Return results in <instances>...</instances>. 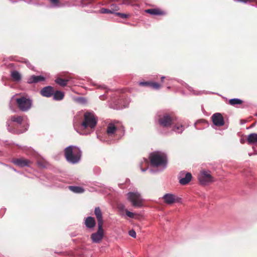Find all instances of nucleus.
Instances as JSON below:
<instances>
[{"instance_id":"f257e3e1","label":"nucleus","mask_w":257,"mask_h":257,"mask_svg":"<svg viewBox=\"0 0 257 257\" xmlns=\"http://www.w3.org/2000/svg\"><path fill=\"white\" fill-rule=\"evenodd\" d=\"M64 155L66 160L69 163H78L81 157V151L76 146H70L64 150Z\"/></svg>"},{"instance_id":"f03ea898","label":"nucleus","mask_w":257,"mask_h":257,"mask_svg":"<svg viewBox=\"0 0 257 257\" xmlns=\"http://www.w3.org/2000/svg\"><path fill=\"white\" fill-rule=\"evenodd\" d=\"M97 120L93 112H85L81 126L83 130H87L89 133L93 131L97 124Z\"/></svg>"},{"instance_id":"7ed1b4c3","label":"nucleus","mask_w":257,"mask_h":257,"mask_svg":"<svg viewBox=\"0 0 257 257\" xmlns=\"http://www.w3.org/2000/svg\"><path fill=\"white\" fill-rule=\"evenodd\" d=\"M149 159L151 165L153 167L162 166L165 167L167 164L166 155L162 152H154L150 154Z\"/></svg>"},{"instance_id":"20e7f679","label":"nucleus","mask_w":257,"mask_h":257,"mask_svg":"<svg viewBox=\"0 0 257 257\" xmlns=\"http://www.w3.org/2000/svg\"><path fill=\"white\" fill-rule=\"evenodd\" d=\"M176 120V117L173 114L164 113L159 116L158 122L160 126L168 127Z\"/></svg>"},{"instance_id":"39448f33","label":"nucleus","mask_w":257,"mask_h":257,"mask_svg":"<svg viewBox=\"0 0 257 257\" xmlns=\"http://www.w3.org/2000/svg\"><path fill=\"white\" fill-rule=\"evenodd\" d=\"M18 108L22 111H27L32 106V100L25 96H20L15 99Z\"/></svg>"},{"instance_id":"423d86ee","label":"nucleus","mask_w":257,"mask_h":257,"mask_svg":"<svg viewBox=\"0 0 257 257\" xmlns=\"http://www.w3.org/2000/svg\"><path fill=\"white\" fill-rule=\"evenodd\" d=\"M198 179L202 185H206L213 182V178L210 174V172L207 170L200 171L198 174Z\"/></svg>"},{"instance_id":"0eeeda50","label":"nucleus","mask_w":257,"mask_h":257,"mask_svg":"<svg viewBox=\"0 0 257 257\" xmlns=\"http://www.w3.org/2000/svg\"><path fill=\"white\" fill-rule=\"evenodd\" d=\"M127 198L133 206L140 207L143 206V200L140 194L138 193L129 192L127 194Z\"/></svg>"},{"instance_id":"6e6552de","label":"nucleus","mask_w":257,"mask_h":257,"mask_svg":"<svg viewBox=\"0 0 257 257\" xmlns=\"http://www.w3.org/2000/svg\"><path fill=\"white\" fill-rule=\"evenodd\" d=\"M104 230L103 225H98V230L97 232L91 234L90 238L94 243H99L102 240L104 237Z\"/></svg>"},{"instance_id":"1a4fd4ad","label":"nucleus","mask_w":257,"mask_h":257,"mask_svg":"<svg viewBox=\"0 0 257 257\" xmlns=\"http://www.w3.org/2000/svg\"><path fill=\"white\" fill-rule=\"evenodd\" d=\"M12 162L16 166L23 168L25 167H30L32 164V162L30 160L21 157L19 158H13Z\"/></svg>"},{"instance_id":"9d476101","label":"nucleus","mask_w":257,"mask_h":257,"mask_svg":"<svg viewBox=\"0 0 257 257\" xmlns=\"http://www.w3.org/2000/svg\"><path fill=\"white\" fill-rule=\"evenodd\" d=\"M213 124L217 126H222L224 124V118L220 113H215L211 116Z\"/></svg>"},{"instance_id":"9b49d317","label":"nucleus","mask_w":257,"mask_h":257,"mask_svg":"<svg viewBox=\"0 0 257 257\" xmlns=\"http://www.w3.org/2000/svg\"><path fill=\"white\" fill-rule=\"evenodd\" d=\"M179 183L183 185L187 184L192 179V175L190 173H185V172H182L179 174Z\"/></svg>"},{"instance_id":"f8f14e48","label":"nucleus","mask_w":257,"mask_h":257,"mask_svg":"<svg viewBox=\"0 0 257 257\" xmlns=\"http://www.w3.org/2000/svg\"><path fill=\"white\" fill-rule=\"evenodd\" d=\"M117 130L118 128L114 123H109L107 126L106 134L109 137H114L116 135Z\"/></svg>"},{"instance_id":"ddd939ff","label":"nucleus","mask_w":257,"mask_h":257,"mask_svg":"<svg viewBox=\"0 0 257 257\" xmlns=\"http://www.w3.org/2000/svg\"><path fill=\"white\" fill-rule=\"evenodd\" d=\"M163 198L164 202L168 204H172L178 201V198L172 194H166Z\"/></svg>"},{"instance_id":"4468645a","label":"nucleus","mask_w":257,"mask_h":257,"mask_svg":"<svg viewBox=\"0 0 257 257\" xmlns=\"http://www.w3.org/2000/svg\"><path fill=\"white\" fill-rule=\"evenodd\" d=\"M54 92V89L53 87L48 86L42 88L40 91L41 94L47 97H51Z\"/></svg>"},{"instance_id":"2eb2a0df","label":"nucleus","mask_w":257,"mask_h":257,"mask_svg":"<svg viewBox=\"0 0 257 257\" xmlns=\"http://www.w3.org/2000/svg\"><path fill=\"white\" fill-rule=\"evenodd\" d=\"M94 214L97 220L98 225H103V220L102 218V212L99 207H97L95 208Z\"/></svg>"},{"instance_id":"dca6fc26","label":"nucleus","mask_w":257,"mask_h":257,"mask_svg":"<svg viewBox=\"0 0 257 257\" xmlns=\"http://www.w3.org/2000/svg\"><path fill=\"white\" fill-rule=\"evenodd\" d=\"M145 12L152 15L164 16L166 14L165 11L159 9H150L145 10Z\"/></svg>"},{"instance_id":"f3484780","label":"nucleus","mask_w":257,"mask_h":257,"mask_svg":"<svg viewBox=\"0 0 257 257\" xmlns=\"http://www.w3.org/2000/svg\"><path fill=\"white\" fill-rule=\"evenodd\" d=\"M85 225L88 228H93L96 225V222L94 217H88L85 219Z\"/></svg>"},{"instance_id":"a211bd4d","label":"nucleus","mask_w":257,"mask_h":257,"mask_svg":"<svg viewBox=\"0 0 257 257\" xmlns=\"http://www.w3.org/2000/svg\"><path fill=\"white\" fill-rule=\"evenodd\" d=\"M45 80V77L42 76L33 75L29 78L28 82L29 83H37L38 82L44 81Z\"/></svg>"},{"instance_id":"6ab92c4d","label":"nucleus","mask_w":257,"mask_h":257,"mask_svg":"<svg viewBox=\"0 0 257 257\" xmlns=\"http://www.w3.org/2000/svg\"><path fill=\"white\" fill-rule=\"evenodd\" d=\"M69 79L68 78L63 79L61 77H58L56 79L55 82L61 86L64 87L67 85Z\"/></svg>"},{"instance_id":"aec40b11","label":"nucleus","mask_w":257,"mask_h":257,"mask_svg":"<svg viewBox=\"0 0 257 257\" xmlns=\"http://www.w3.org/2000/svg\"><path fill=\"white\" fill-rule=\"evenodd\" d=\"M247 141L249 144L257 143V134H249L247 138Z\"/></svg>"},{"instance_id":"412c9836","label":"nucleus","mask_w":257,"mask_h":257,"mask_svg":"<svg viewBox=\"0 0 257 257\" xmlns=\"http://www.w3.org/2000/svg\"><path fill=\"white\" fill-rule=\"evenodd\" d=\"M54 99L56 100H62L64 96V94L63 92L60 91H56L53 93Z\"/></svg>"},{"instance_id":"4be33fe9","label":"nucleus","mask_w":257,"mask_h":257,"mask_svg":"<svg viewBox=\"0 0 257 257\" xmlns=\"http://www.w3.org/2000/svg\"><path fill=\"white\" fill-rule=\"evenodd\" d=\"M69 189L74 193H81L84 191V189L79 186H70Z\"/></svg>"},{"instance_id":"5701e85b","label":"nucleus","mask_w":257,"mask_h":257,"mask_svg":"<svg viewBox=\"0 0 257 257\" xmlns=\"http://www.w3.org/2000/svg\"><path fill=\"white\" fill-rule=\"evenodd\" d=\"M243 103V101L238 98H233L229 100V104L232 106L236 105H240Z\"/></svg>"},{"instance_id":"b1692460","label":"nucleus","mask_w":257,"mask_h":257,"mask_svg":"<svg viewBox=\"0 0 257 257\" xmlns=\"http://www.w3.org/2000/svg\"><path fill=\"white\" fill-rule=\"evenodd\" d=\"M11 77L15 81H19L21 79V75L17 71H13L11 73Z\"/></svg>"},{"instance_id":"393cba45","label":"nucleus","mask_w":257,"mask_h":257,"mask_svg":"<svg viewBox=\"0 0 257 257\" xmlns=\"http://www.w3.org/2000/svg\"><path fill=\"white\" fill-rule=\"evenodd\" d=\"M11 120L12 121L16 122L18 124H21L23 121V117L19 115H13L11 117Z\"/></svg>"},{"instance_id":"a878e982","label":"nucleus","mask_w":257,"mask_h":257,"mask_svg":"<svg viewBox=\"0 0 257 257\" xmlns=\"http://www.w3.org/2000/svg\"><path fill=\"white\" fill-rule=\"evenodd\" d=\"M149 87L154 89H159L161 87V85L157 82L150 81Z\"/></svg>"},{"instance_id":"bb28decb","label":"nucleus","mask_w":257,"mask_h":257,"mask_svg":"<svg viewBox=\"0 0 257 257\" xmlns=\"http://www.w3.org/2000/svg\"><path fill=\"white\" fill-rule=\"evenodd\" d=\"M110 11L112 13V14H114L115 15V13H116V11H118L119 10V7L116 5V4H113L110 5Z\"/></svg>"},{"instance_id":"cd10ccee","label":"nucleus","mask_w":257,"mask_h":257,"mask_svg":"<svg viewBox=\"0 0 257 257\" xmlns=\"http://www.w3.org/2000/svg\"><path fill=\"white\" fill-rule=\"evenodd\" d=\"M183 126L181 124H176L174 125L173 130L176 132H177L178 133H182L183 131Z\"/></svg>"},{"instance_id":"c85d7f7f","label":"nucleus","mask_w":257,"mask_h":257,"mask_svg":"<svg viewBox=\"0 0 257 257\" xmlns=\"http://www.w3.org/2000/svg\"><path fill=\"white\" fill-rule=\"evenodd\" d=\"M99 13L101 14H112L109 9L101 8L99 10Z\"/></svg>"},{"instance_id":"c756f323","label":"nucleus","mask_w":257,"mask_h":257,"mask_svg":"<svg viewBox=\"0 0 257 257\" xmlns=\"http://www.w3.org/2000/svg\"><path fill=\"white\" fill-rule=\"evenodd\" d=\"M115 15L117 16H119L123 19H126L128 17V15L125 14H122L120 13H116Z\"/></svg>"},{"instance_id":"7c9ffc66","label":"nucleus","mask_w":257,"mask_h":257,"mask_svg":"<svg viewBox=\"0 0 257 257\" xmlns=\"http://www.w3.org/2000/svg\"><path fill=\"white\" fill-rule=\"evenodd\" d=\"M126 214L127 216H128L130 218H133L135 216V214L133 212H131L129 211L128 210L126 209L125 210Z\"/></svg>"},{"instance_id":"2f4dec72","label":"nucleus","mask_w":257,"mask_h":257,"mask_svg":"<svg viewBox=\"0 0 257 257\" xmlns=\"http://www.w3.org/2000/svg\"><path fill=\"white\" fill-rule=\"evenodd\" d=\"M150 82V81L141 82L139 83V85L140 86H149V87Z\"/></svg>"},{"instance_id":"473e14b6","label":"nucleus","mask_w":257,"mask_h":257,"mask_svg":"<svg viewBox=\"0 0 257 257\" xmlns=\"http://www.w3.org/2000/svg\"><path fill=\"white\" fill-rule=\"evenodd\" d=\"M128 233H129V235L131 236H132V237H133L134 238H136V233L135 230H134L133 229L129 231Z\"/></svg>"},{"instance_id":"72a5a7b5","label":"nucleus","mask_w":257,"mask_h":257,"mask_svg":"<svg viewBox=\"0 0 257 257\" xmlns=\"http://www.w3.org/2000/svg\"><path fill=\"white\" fill-rule=\"evenodd\" d=\"M50 1L54 6H58L59 3V0H50Z\"/></svg>"},{"instance_id":"f704fd0d","label":"nucleus","mask_w":257,"mask_h":257,"mask_svg":"<svg viewBox=\"0 0 257 257\" xmlns=\"http://www.w3.org/2000/svg\"><path fill=\"white\" fill-rule=\"evenodd\" d=\"M37 163H38V165L41 167L44 168V167H45V166H46L45 163L41 161H38Z\"/></svg>"},{"instance_id":"c9c22d12","label":"nucleus","mask_w":257,"mask_h":257,"mask_svg":"<svg viewBox=\"0 0 257 257\" xmlns=\"http://www.w3.org/2000/svg\"><path fill=\"white\" fill-rule=\"evenodd\" d=\"M118 208L120 210H123L125 208V206L123 204H120L118 205Z\"/></svg>"},{"instance_id":"e433bc0d","label":"nucleus","mask_w":257,"mask_h":257,"mask_svg":"<svg viewBox=\"0 0 257 257\" xmlns=\"http://www.w3.org/2000/svg\"><path fill=\"white\" fill-rule=\"evenodd\" d=\"M164 78H165V77H161V81H163Z\"/></svg>"},{"instance_id":"4c0bfd02","label":"nucleus","mask_w":257,"mask_h":257,"mask_svg":"<svg viewBox=\"0 0 257 257\" xmlns=\"http://www.w3.org/2000/svg\"><path fill=\"white\" fill-rule=\"evenodd\" d=\"M21 62H24V63H27V61H21Z\"/></svg>"},{"instance_id":"58836bf2","label":"nucleus","mask_w":257,"mask_h":257,"mask_svg":"<svg viewBox=\"0 0 257 257\" xmlns=\"http://www.w3.org/2000/svg\"><path fill=\"white\" fill-rule=\"evenodd\" d=\"M253 125H254V124H252L251 125V127H252Z\"/></svg>"}]
</instances>
